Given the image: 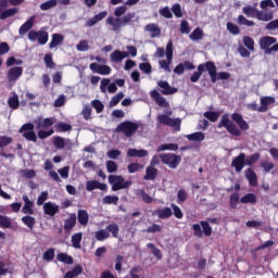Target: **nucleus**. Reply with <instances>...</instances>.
<instances>
[{
	"label": "nucleus",
	"mask_w": 278,
	"mask_h": 278,
	"mask_svg": "<svg viewBox=\"0 0 278 278\" xmlns=\"http://www.w3.org/2000/svg\"><path fill=\"white\" fill-rule=\"evenodd\" d=\"M34 123L36 124L37 129H39L38 138H40V140H45L50 136H53L54 134L53 129H50V130H45V129H49L50 127H53V125H55V118L53 117H48L46 119L38 118V119H35Z\"/></svg>",
	"instance_id": "obj_1"
},
{
	"label": "nucleus",
	"mask_w": 278,
	"mask_h": 278,
	"mask_svg": "<svg viewBox=\"0 0 278 278\" xmlns=\"http://www.w3.org/2000/svg\"><path fill=\"white\" fill-rule=\"evenodd\" d=\"M258 45L266 55H270L271 53H277L278 51L277 38L275 37H271V36L262 37L258 41Z\"/></svg>",
	"instance_id": "obj_2"
},
{
	"label": "nucleus",
	"mask_w": 278,
	"mask_h": 278,
	"mask_svg": "<svg viewBox=\"0 0 278 278\" xmlns=\"http://www.w3.org/2000/svg\"><path fill=\"white\" fill-rule=\"evenodd\" d=\"M109 184L112 186L113 192H118V190H125L131 186V181H125L123 176L111 175L109 176Z\"/></svg>",
	"instance_id": "obj_3"
},
{
	"label": "nucleus",
	"mask_w": 278,
	"mask_h": 278,
	"mask_svg": "<svg viewBox=\"0 0 278 278\" xmlns=\"http://www.w3.org/2000/svg\"><path fill=\"white\" fill-rule=\"evenodd\" d=\"M139 127H140V125L138 123L126 121V122L121 123L116 127V131L124 134V136H126V138H131V136H134V134H136V131H138Z\"/></svg>",
	"instance_id": "obj_4"
},
{
	"label": "nucleus",
	"mask_w": 278,
	"mask_h": 278,
	"mask_svg": "<svg viewBox=\"0 0 278 278\" xmlns=\"http://www.w3.org/2000/svg\"><path fill=\"white\" fill-rule=\"evenodd\" d=\"M170 116H173V111L164 110L163 114L157 116V121L163 125H167L168 127H177V129H179L181 126V118H170Z\"/></svg>",
	"instance_id": "obj_5"
},
{
	"label": "nucleus",
	"mask_w": 278,
	"mask_h": 278,
	"mask_svg": "<svg viewBox=\"0 0 278 278\" xmlns=\"http://www.w3.org/2000/svg\"><path fill=\"white\" fill-rule=\"evenodd\" d=\"M218 129L225 127L229 134L232 136H240L242 132L239 130L238 126L229 119V114H225L217 125Z\"/></svg>",
	"instance_id": "obj_6"
},
{
	"label": "nucleus",
	"mask_w": 278,
	"mask_h": 278,
	"mask_svg": "<svg viewBox=\"0 0 278 278\" xmlns=\"http://www.w3.org/2000/svg\"><path fill=\"white\" fill-rule=\"evenodd\" d=\"M28 40H30V42H38L41 46L47 45V42H49V33L46 30H30L28 33Z\"/></svg>",
	"instance_id": "obj_7"
},
{
	"label": "nucleus",
	"mask_w": 278,
	"mask_h": 278,
	"mask_svg": "<svg viewBox=\"0 0 278 278\" xmlns=\"http://www.w3.org/2000/svg\"><path fill=\"white\" fill-rule=\"evenodd\" d=\"M166 59L167 61L160 60L159 66L163 68L165 73H170V64H173V41H168L166 46Z\"/></svg>",
	"instance_id": "obj_8"
},
{
	"label": "nucleus",
	"mask_w": 278,
	"mask_h": 278,
	"mask_svg": "<svg viewBox=\"0 0 278 278\" xmlns=\"http://www.w3.org/2000/svg\"><path fill=\"white\" fill-rule=\"evenodd\" d=\"M20 134L29 142H38V137L36 131H34V124L31 123L24 124L20 129Z\"/></svg>",
	"instance_id": "obj_9"
},
{
	"label": "nucleus",
	"mask_w": 278,
	"mask_h": 278,
	"mask_svg": "<svg viewBox=\"0 0 278 278\" xmlns=\"http://www.w3.org/2000/svg\"><path fill=\"white\" fill-rule=\"evenodd\" d=\"M161 161L166 164L169 168H177L181 164V156L173 153L161 154Z\"/></svg>",
	"instance_id": "obj_10"
},
{
	"label": "nucleus",
	"mask_w": 278,
	"mask_h": 278,
	"mask_svg": "<svg viewBox=\"0 0 278 278\" xmlns=\"http://www.w3.org/2000/svg\"><path fill=\"white\" fill-rule=\"evenodd\" d=\"M100 90L103 93L110 92V94H114L118 90V87L116 83H111L110 78H103L100 83Z\"/></svg>",
	"instance_id": "obj_11"
},
{
	"label": "nucleus",
	"mask_w": 278,
	"mask_h": 278,
	"mask_svg": "<svg viewBox=\"0 0 278 278\" xmlns=\"http://www.w3.org/2000/svg\"><path fill=\"white\" fill-rule=\"evenodd\" d=\"M89 68L92 73H97L98 75H111L112 73V67L105 64L91 63Z\"/></svg>",
	"instance_id": "obj_12"
},
{
	"label": "nucleus",
	"mask_w": 278,
	"mask_h": 278,
	"mask_svg": "<svg viewBox=\"0 0 278 278\" xmlns=\"http://www.w3.org/2000/svg\"><path fill=\"white\" fill-rule=\"evenodd\" d=\"M247 165V154L240 153L232 160L231 166H233L236 173H242V168Z\"/></svg>",
	"instance_id": "obj_13"
},
{
	"label": "nucleus",
	"mask_w": 278,
	"mask_h": 278,
	"mask_svg": "<svg viewBox=\"0 0 278 278\" xmlns=\"http://www.w3.org/2000/svg\"><path fill=\"white\" fill-rule=\"evenodd\" d=\"M87 192H92V190H108V185L99 182V180H89L86 182Z\"/></svg>",
	"instance_id": "obj_14"
},
{
	"label": "nucleus",
	"mask_w": 278,
	"mask_h": 278,
	"mask_svg": "<svg viewBox=\"0 0 278 278\" xmlns=\"http://www.w3.org/2000/svg\"><path fill=\"white\" fill-rule=\"evenodd\" d=\"M144 31H147V34H149L151 38H160V36L162 35V29L157 24L154 23L148 24L144 27Z\"/></svg>",
	"instance_id": "obj_15"
},
{
	"label": "nucleus",
	"mask_w": 278,
	"mask_h": 278,
	"mask_svg": "<svg viewBox=\"0 0 278 278\" xmlns=\"http://www.w3.org/2000/svg\"><path fill=\"white\" fill-rule=\"evenodd\" d=\"M125 58H129V52L121 51V50H114L110 54L111 62L114 64H118L119 62H123Z\"/></svg>",
	"instance_id": "obj_16"
},
{
	"label": "nucleus",
	"mask_w": 278,
	"mask_h": 278,
	"mask_svg": "<svg viewBox=\"0 0 278 278\" xmlns=\"http://www.w3.org/2000/svg\"><path fill=\"white\" fill-rule=\"evenodd\" d=\"M151 98L153 101H155L156 105H160V108H168V102L166 101V98L162 97L157 90L151 91Z\"/></svg>",
	"instance_id": "obj_17"
},
{
	"label": "nucleus",
	"mask_w": 278,
	"mask_h": 278,
	"mask_svg": "<svg viewBox=\"0 0 278 278\" xmlns=\"http://www.w3.org/2000/svg\"><path fill=\"white\" fill-rule=\"evenodd\" d=\"M23 75V67H12L8 71L7 77L9 81H16Z\"/></svg>",
	"instance_id": "obj_18"
},
{
	"label": "nucleus",
	"mask_w": 278,
	"mask_h": 278,
	"mask_svg": "<svg viewBox=\"0 0 278 278\" xmlns=\"http://www.w3.org/2000/svg\"><path fill=\"white\" fill-rule=\"evenodd\" d=\"M275 98L274 97H263L261 98V105L258 106V112H268V108L274 105Z\"/></svg>",
	"instance_id": "obj_19"
},
{
	"label": "nucleus",
	"mask_w": 278,
	"mask_h": 278,
	"mask_svg": "<svg viewBox=\"0 0 278 278\" xmlns=\"http://www.w3.org/2000/svg\"><path fill=\"white\" fill-rule=\"evenodd\" d=\"M231 118L235 123H237V125L242 131H248L249 123H247V121H244V118L239 113H233L231 115Z\"/></svg>",
	"instance_id": "obj_20"
},
{
	"label": "nucleus",
	"mask_w": 278,
	"mask_h": 278,
	"mask_svg": "<svg viewBox=\"0 0 278 278\" xmlns=\"http://www.w3.org/2000/svg\"><path fill=\"white\" fill-rule=\"evenodd\" d=\"M43 212L47 216H55L60 212V206L53 202H48L43 205Z\"/></svg>",
	"instance_id": "obj_21"
},
{
	"label": "nucleus",
	"mask_w": 278,
	"mask_h": 278,
	"mask_svg": "<svg viewBox=\"0 0 278 278\" xmlns=\"http://www.w3.org/2000/svg\"><path fill=\"white\" fill-rule=\"evenodd\" d=\"M157 86L161 87V92L162 94H175V92H177V88L175 87H170V85L168 84V81H164V80H159L157 81Z\"/></svg>",
	"instance_id": "obj_22"
},
{
	"label": "nucleus",
	"mask_w": 278,
	"mask_h": 278,
	"mask_svg": "<svg viewBox=\"0 0 278 278\" xmlns=\"http://www.w3.org/2000/svg\"><path fill=\"white\" fill-rule=\"evenodd\" d=\"M36 22V16H31L29 20H27L18 29L20 36H25L34 27V23Z\"/></svg>",
	"instance_id": "obj_23"
},
{
	"label": "nucleus",
	"mask_w": 278,
	"mask_h": 278,
	"mask_svg": "<svg viewBox=\"0 0 278 278\" xmlns=\"http://www.w3.org/2000/svg\"><path fill=\"white\" fill-rule=\"evenodd\" d=\"M64 42V35L62 34H53L51 41L49 43V49H55V47H60Z\"/></svg>",
	"instance_id": "obj_24"
},
{
	"label": "nucleus",
	"mask_w": 278,
	"mask_h": 278,
	"mask_svg": "<svg viewBox=\"0 0 278 278\" xmlns=\"http://www.w3.org/2000/svg\"><path fill=\"white\" fill-rule=\"evenodd\" d=\"M77 218H78L79 225H81L83 227H86L88 225V222L90 220V215L88 214V211L79 210Z\"/></svg>",
	"instance_id": "obj_25"
},
{
	"label": "nucleus",
	"mask_w": 278,
	"mask_h": 278,
	"mask_svg": "<svg viewBox=\"0 0 278 278\" xmlns=\"http://www.w3.org/2000/svg\"><path fill=\"white\" fill-rule=\"evenodd\" d=\"M205 68L206 71H208L212 83L216 84V81H218V78L216 77V65L214 64V62H206Z\"/></svg>",
	"instance_id": "obj_26"
},
{
	"label": "nucleus",
	"mask_w": 278,
	"mask_h": 278,
	"mask_svg": "<svg viewBox=\"0 0 278 278\" xmlns=\"http://www.w3.org/2000/svg\"><path fill=\"white\" fill-rule=\"evenodd\" d=\"M108 25H112L114 31H118L123 26V20L121 17H108L106 20Z\"/></svg>",
	"instance_id": "obj_27"
},
{
	"label": "nucleus",
	"mask_w": 278,
	"mask_h": 278,
	"mask_svg": "<svg viewBox=\"0 0 278 278\" xmlns=\"http://www.w3.org/2000/svg\"><path fill=\"white\" fill-rule=\"evenodd\" d=\"M186 138L190 142H203V140H205V134L198 131L190 135H186Z\"/></svg>",
	"instance_id": "obj_28"
},
{
	"label": "nucleus",
	"mask_w": 278,
	"mask_h": 278,
	"mask_svg": "<svg viewBox=\"0 0 278 278\" xmlns=\"http://www.w3.org/2000/svg\"><path fill=\"white\" fill-rule=\"evenodd\" d=\"M76 223H77V215L71 214L68 218H66L64 222L65 231H71V229L75 227Z\"/></svg>",
	"instance_id": "obj_29"
},
{
	"label": "nucleus",
	"mask_w": 278,
	"mask_h": 278,
	"mask_svg": "<svg viewBox=\"0 0 278 278\" xmlns=\"http://www.w3.org/2000/svg\"><path fill=\"white\" fill-rule=\"evenodd\" d=\"M155 177H157V169L151 165L148 166L143 179H146V181H153Z\"/></svg>",
	"instance_id": "obj_30"
},
{
	"label": "nucleus",
	"mask_w": 278,
	"mask_h": 278,
	"mask_svg": "<svg viewBox=\"0 0 278 278\" xmlns=\"http://www.w3.org/2000/svg\"><path fill=\"white\" fill-rule=\"evenodd\" d=\"M127 155L128 157H147L149 152L147 150L129 149Z\"/></svg>",
	"instance_id": "obj_31"
},
{
	"label": "nucleus",
	"mask_w": 278,
	"mask_h": 278,
	"mask_svg": "<svg viewBox=\"0 0 278 278\" xmlns=\"http://www.w3.org/2000/svg\"><path fill=\"white\" fill-rule=\"evenodd\" d=\"M94 238L98 240V242H103L104 240H108L110 238V232L108 229H101L94 232Z\"/></svg>",
	"instance_id": "obj_32"
},
{
	"label": "nucleus",
	"mask_w": 278,
	"mask_h": 278,
	"mask_svg": "<svg viewBox=\"0 0 278 278\" xmlns=\"http://www.w3.org/2000/svg\"><path fill=\"white\" fill-rule=\"evenodd\" d=\"M8 104L11 110H18V105H21V102L18 101V94H16V92H13V96L9 98Z\"/></svg>",
	"instance_id": "obj_33"
},
{
	"label": "nucleus",
	"mask_w": 278,
	"mask_h": 278,
	"mask_svg": "<svg viewBox=\"0 0 278 278\" xmlns=\"http://www.w3.org/2000/svg\"><path fill=\"white\" fill-rule=\"evenodd\" d=\"M245 177L250 184V186H257V175L253 169L245 170Z\"/></svg>",
	"instance_id": "obj_34"
},
{
	"label": "nucleus",
	"mask_w": 278,
	"mask_h": 278,
	"mask_svg": "<svg viewBox=\"0 0 278 278\" xmlns=\"http://www.w3.org/2000/svg\"><path fill=\"white\" fill-rule=\"evenodd\" d=\"M256 18L258 21L268 22V21H273L274 15H273V12L260 11V12L256 13Z\"/></svg>",
	"instance_id": "obj_35"
},
{
	"label": "nucleus",
	"mask_w": 278,
	"mask_h": 278,
	"mask_svg": "<svg viewBox=\"0 0 278 278\" xmlns=\"http://www.w3.org/2000/svg\"><path fill=\"white\" fill-rule=\"evenodd\" d=\"M66 144H71L70 139H64L62 137H55L54 138V147L56 149H64V147H66Z\"/></svg>",
	"instance_id": "obj_36"
},
{
	"label": "nucleus",
	"mask_w": 278,
	"mask_h": 278,
	"mask_svg": "<svg viewBox=\"0 0 278 278\" xmlns=\"http://www.w3.org/2000/svg\"><path fill=\"white\" fill-rule=\"evenodd\" d=\"M103 205H118L117 195H106L102 199Z\"/></svg>",
	"instance_id": "obj_37"
},
{
	"label": "nucleus",
	"mask_w": 278,
	"mask_h": 278,
	"mask_svg": "<svg viewBox=\"0 0 278 278\" xmlns=\"http://www.w3.org/2000/svg\"><path fill=\"white\" fill-rule=\"evenodd\" d=\"M81 232H77L72 236V245L74 247V249H81Z\"/></svg>",
	"instance_id": "obj_38"
},
{
	"label": "nucleus",
	"mask_w": 278,
	"mask_h": 278,
	"mask_svg": "<svg viewBox=\"0 0 278 278\" xmlns=\"http://www.w3.org/2000/svg\"><path fill=\"white\" fill-rule=\"evenodd\" d=\"M16 12H18V9H16V8L0 11V18H1V21H5V18H10V16H14V14H16Z\"/></svg>",
	"instance_id": "obj_39"
},
{
	"label": "nucleus",
	"mask_w": 278,
	"mask_h": 278,
	"mask_svg": "<svg viewBox=\"0 0 278 278\" xmlns=\"http://www.w3.org/2000/svg\"><path fill=\"white\" fill-rule=\"evenodd\" d=\"M81 116L85 121H90L92 118V108H90L88 104H85L81 110Z\"/></svg>",
	"instance_id": "obj_40"
},
{
	"label": "nucleus",
	"mask_w": 278,
	"mask_h": 278,
	"mask_svg": "<svg viewBox=\"0 0 278 278\" xmlns=\"http://www.w3.org/2000/svg\"><path fill=\"white\" fill-rule=\"evenodd\" d=\"M123 99H125V93L123 92H118L117 94H115L111 101H110V108H116V105H118V103H121V101H123Z\"/></svg>",
	"instance_id": "obj_41"
},
{
	"label": "nucleus",
	"mask_w": 278,
	"mask_h": 278,
	"mask_svg": "<svg viewBox=\"0 0 278 278\" xmlns=\"http://www.w3.org/2000/svg\"><path fill=\"white\" fill-rule=\"evenodd\" d=\"M84 268L78 265V266H75L74 269L72 271H67L65 274V278H75V277H78V275H81Z\"/></svg>",
	"instance_id": "obj_42"
},
{
	"label": "nucleus",
	"mask_w": 278,
	"mask_h": 278,
	"mask_svg": "<svg viewBox=\"0 0 278 278\" xmlns=\"http://www.w3.org/2000/svg\"><path fill=\"white\" fill-rule=\"evenodd\" d=\"M58 5V0H48L40 4V10L47 12V10H51V8H55Z\"/></svg>",
	"instance_id": "obj_43"
},
{
	"label": "nucleus",
	"mask_w": 278,
	"mask_h": 278,
	"mask_svg": "<svg viewBox=\"0 0 278 278\" xmlns=\"http://www.w3.org/2000/svg\"><path fill=\"white\" fill-rule=\"evenodd\" d=\"M159 218H170L173 216V211L170 207H165L163 210L157 211Z\"/></svg>",
	"instance_id": "obj_44"
},
{
	"label": "nucleus",
	"mask_w": 278,
	"mask_h": 278,
	"mask_svg": "<svg viewBox=\"0 0 278 278\" xmlns=\"http://www.w3.org/2000/svg\"><path fill=\"white\" fill-rule=\"evenodd\" d=\"M257 198L253 193H247L240 199V203H256Z\"/></svg>",
	"instance_id": "obj_45"
},
{
	"label": "nucleus",
	"mask_w": 278,
	"mask_h": 278,
	"mask_svg": "<svg viewBox=\"0 0 278 278\" xmlns=\"http://www.w3.org/2000/svg\"><path fill=\"white\" fill-rule=\"evenodd\" d=\"M179 149L178 144L175 143H167V144H162L157 148V151H177Z\"/></svg>",
	"instance_id": "obj_46"
},
{
	"label": "nucleus",
	"mask_w": 278,
	"mask_h": 278,
	"mask_svg": "<svg viewBox=\"0 0 278 278\" xmlns=\"http://www.w3.org/2000/svg\"><path fill=\"white\" fill-rule=\"evenodd\" d=\"M22 222L29 229H34V226L36 225V218H34L31 216H24V217H22Z\"/></svg>",
	"instance_id": "obj_47"
},
{
	"label": "nucleus",
	"mask_w": 278,
	"mask_h": 278,
	"mask_svg": "<svg viewBox=\"0 0 278 278\" xmlns=\"http://www.w3.org/2000/svg\"><path fill=\"white\" fill-rule=\"evenodd\" d=\"M0 227L3 229H10L12 227V222L8 216L0 215Z\"/></svg>",
	"instance_id": "obj_48"
},
{
	"label": "nucleus",
	"mask_w": 278,
	"mask_h": 278,
	"mask_svg": "<svg viewBox=\"0 0 278 278\" xmlns=\"http://www.w3.org/2000/svg\"><path fill=\"white\" fill-rule=\"evenodd\" d=\"M190 40H201L203 38V30L201 28H195L189 36Z\"/></svg>",
	"instance_id": "obj_49"
},
{
	"label": "nucleus",
	"mask_w": 278,
	"mask_h": 278,
	"mask_svg": "<svg viewBox=\"0 0 278 278\" xmlns=\"http://www.w3.org/2000/svg\"><path fill=\"white\" fill-rule=\"evenodd\" d=\"M77 51H89L90 50V41L88 40H80L76 46Z\"/></svg>",
	"instance_id": "obj_50"
},
{
	"label": "nucleus",
	"mask_w": 278,
	"mask_h": 278,
	"mask_svg": "<svg viewBox=\"0 0 278 278\" xmlns=\"http://www.w3.org/2000/svg\"><path fill=\"white\" fill-rule=\"evenodd\" d=\"M243 45L247 47L250 51H255V41L251 37H243Z\"/></svg>",
	"instance_id": "obj_51"
},
{
	"label": "nucleus",
	"mask_w": 278,
	"mask_h": 278,
	"mask_svg": "<svg viewBox=\"0 0 278 278\" xmlns=\"http://www.w3.org/2000/svg\"><path fill=\"white\" fill-rule=\"evenodd\" d=\"M204 116H205V118L211 121V123H216V121H218V118L220 117V113H218V112H205Z\"/></svg>",
	"instance_id": "obj_52"
},
{
	"label": "nucleus",
	"mask_w": 278,
	"mask_h": 278,
	"mask_svg": "<svg viewBox=\"0 0 278 278\" xmlns=\"http://www.w3.org/2000/svg\"><path fill=\"white\" fill-rule=\"evenodd\" d=\"M106 231L112 233L113 238H118L119 228H118V226L115 223L106 226Z\"/></svg>",
	"instance_id": "obj_53"
},
{
	"label": "nucleus",
	"mask_w": 278,
	"mask_h": 278,
	"mask_svg": "<svg viewBox=\"0 0 278 278\" xmlns=\"http://www.w3.org/2000/svg\"><path fill=\"white\" fill-rule=\"evenodd\" d=\"M56 258L59 260V262H63V264H73V257L68 256L65 253H59Z\"/></svg>",
	"instance_id": "obj_54"
},
{
	"label": "nucleus",
	"mask_w": 278,
	"mask_h": 278,
	"mask_svg": "<svg viewBox=\"0 0 278 278\" xmlns=\"http://www.w3.org/2000/svg\"><path fill=\"white\" fill-rule=\"evenodd\" d=\"M227 29L230 34H232V36H238V34H240V27L231 22L227 23Z\"/></svg>",
	"instance_id": "obj_55"
},
{
	"label": "nucleus",
	"mask_w": 278,
	"mask_h": 278,
	"mask_svg": "<svg viewBox=\"0 0 278 278\" xmlns=\"http://www.w3.org/2000/svg\"><path fill=\"white\" fill-rule=\"evenodd\" d=\"M260 160V153L252 154L245 159L247 166H253Z\"/></svg>",
	"instance_id": "obj_56"
},
{
	"label": "nucleus",
	"mask_w": 278,
	"mask_h": 278,
	"mask_svg": "<svg viewBox=\"0 0 278 278\" xmlns=\"http://www.w3.org/2000/svg\"><path fill=\"white\" fill-rule=\"evenodd\" d=\"M238 23H239V25H245V27H253V25H255V23L253 21L247 20V17H244V15L238 16Z\"/></svg>",
	"instance_id": "obj_57"
},
{
	"label": "nucleus",
	"mask_w": 278,
	"mask_h": 278,
	"mask_svg": "<svg viewBox=\"0 0 278 278\" xmlns=\"http://www.w3.org/2000/svg\"><path fill=\"white\" fill-rule=\"evenodd\" d=\"M200 225H201V227L203 229L204 236H206V237L212 236V226H210V223L201 222Z\"/></svg>",
	"instance_id": "obj_58"
},
{
	"label": "nucleus",
	"mask_w": 278,
	"mask_h": 278,
	"mask_svg": "<svg viewBox=\"0 0 278 278\" xmlns=\"http://www.w3.org/2000/svg\"><path fill=\"white\" fill-rule=\"evenodd\" d=\"M91 105H92V108H94V110L98 114H101V112H103V110H104V105H103V102H101V100H93L91 102Z\"/></svg>",
	"instance_id": "obj_59"
},
{
	"label": "nucleus",
	"mask_w": 278,
	"mask_h": 278,
	"mask_svg": "<svg viewBox=\"0 0 278 278\" xmlns=\"http://www.w3.org/2000/svg\"><path fill=\"white\" fill-rule=\"evenodd\" d=\"M53 257H55V250L54 249H49L43 253V260L46 262H52Z\"/></svg>",
	"instance_id": "obj_60"
},
{
	"label": "nucleus",
	"mask_w": 278,
	"mask_h": 278,
	"mask_svg": "<svg viewBox=\"0 0 278 278\" xmlns=\"http://www.w3.org/2000/svg\"><path fill=\"white\" fill-rule=\"evenodd\" d=\"M21 175L26 179H34L36 177V170L34 169H23L21 170Z\"/></svg>",
	"instance_id": "obj_61"
},
{
	"label": "nucleus",
	"mask_w": 278,
	"mask_h": 278,
	"mask_svg": "<svg viewBox=\"0 0 278 278\" xmlns=\"http://www.w3.org/2000/svg\"><path fill=\"white\" fill-rule=\"evenodd\" d=\"M108 173H116L118 170V165L114 161H106Z\"/></svg>",
	"instance_id": "obj_62"
},
{
	"label": "nucleus",
	"mask_w": 278,
	"mask_h": 278,
	"mask_svg": "<svg viewBox=\"0 0 278 278\" xmlns=\"http://www.w3.org/2000/svg\"><path fill=\"white\" fill-rule=\"evenodd\" d=\"M188 199V192L185 189H180L177 193V203H184Z\"/></svg>",
	"instance_id": "obj_63"
},
{
	"label": "nucleus",
	"mask_w": 278,
	"mask_h": 278,
	"mask_svg": "<svg viewBox=\"0 0 278 278\" xmlns=\"http://www.w3.org/2000/svg\"><path fill=\"white\" fill-rule=\"evenodd\" d=\"M243 14H247L250 18L255 16V8L248 5L242 9Z\"/></svg>",
	"instance_id": "obj_64"
}]
</instances>
